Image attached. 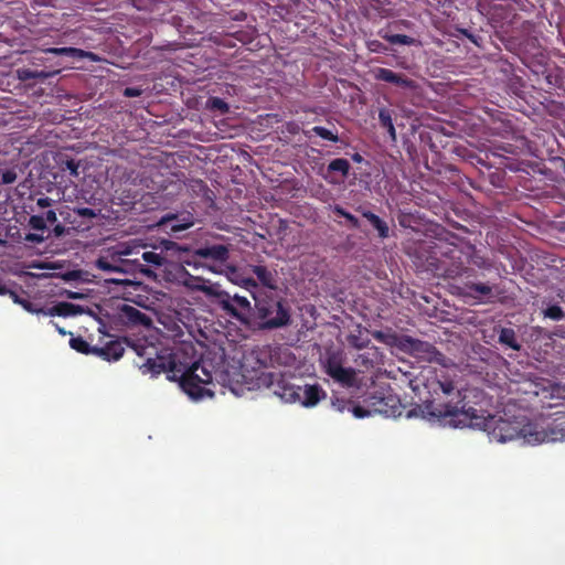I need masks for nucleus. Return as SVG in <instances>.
I'll use <instances>...</instances> for the list:
<instances>
[{
	"instance_id": "nucleus-49",
	"label": "nucleus",
	"mask_w": 565,
	"mask_h": 565,
	"mask_svg": "<svg viewBox=\"0 0 565 565\" xmlns=\"http://www.w3.org/2000/svg\"><path fill=\"white\" fill-rule=\"evenodd\" d=\"M355 362L360 366H364L366 369L373 366V361L366 354H359L355 359Z\"/></svg>"
},
{
	"instance_id": "nucleus-12",
	"label": "nucleus",
	"mask_w": 565,
	"mask_h": 565,
	"mask_svg": "<svg viewBox=\"0 0 565 565\" xmlns=\"http://www.w3.org/2000/svg\"><path fill=\"white\" fill-rule=\"evenodd\" d=\"M268 387L286 403H296L301 398V386L288 383L280 373H269Z\"/></svg>"
},
{
	"instance_id": "nucleus-13",
	"label": "nucleus",
	"mask_w": 565,
	"mask_h": 565,
	"mask_svg": "<svg viewBox=\"0 0 565 565\" xmlns=\"http://www.w3.org/2000/svg\"><path fill=\"white\" fill-rule=\"evenodd\" d=\"M373 76L379 82L390 83L404 90H416L418 84L403 73H396L390 68L379 67L373 71Z\"/></svg>"
},
{
	"instance_id": "nucleus-27",
	"label": "nucleus",
	"mask_w": 565,
	"mask_h": 565,
	"mask_svg": "<svg viewBox=\"0 0 565 565\" xmlns=\"http://www.w3.org/2000/svg\"><path fill=\"white\" fill-rule=\"evenodd\" d=\"M44 53H50L60 56H67L71 58H85V57H94V54L82 49L76 47H49L43 51Z\"/></svg>"
},
{
	"instance_id": "nucleus-2",
	"label": "nucleus",
	"mask_w": 565,
	"mask_h": 565,
	"mask_svg": "<svg viewBox=\"0 0 565 565\" xmlns=\"http://www.w3.org/2000/svg\"><path fill=\"white\" fill-rule=\"evenodd\" d=\"M438 387L444 397L415 405L407 411L406 418L422 417L455 428L467 426L473 418L478 419V411L468 406L466 395L451 381H438Z\"/></svg>"
},
{
	"instance_id": "nucleus-15",
	"label": "nucleus",
	"mask_w": 565,
	"mask_h": 565,
	"mask_svg": "<svg viewBox=\"0 0 565 565\" xmlns=\"http://www.w3.org/2000/svg\"><path fill=\"white\" fill-rule=\"evenodd\" d=\"M117 315L118 320L127 327H149L152 323L150 317L130 305L124 303L119 306Z\"/></svg>"
},
{
	"instance_id": "nucleus-34",
	"label": "nucleus",
	"mask_w": 565,
	"mask_h": 565,
	"mask_svg": "<svg viewBox=\"0 0 565 565\" xmlns=\"http://www.w3.org/2000/svg\"><path fill=\"white\" fill-rule=\"evenodd\" d=\"M332 212L341 217H344L349 226L353 230H359L361 227V223L356 216L351 214L350 212L345 211L341 205L335 204L332 207Z\"/></svg>"
},
{
	"instance_id": "nucleus-3",
	"label": "nucleus",
	"mask_w": 565,
	"mask_h": 565,
	"mask_svg": "<svg viewBox=\"0 0 565 565\" xmlns=\"http://www.w3.org/2000/svg\"><path fill=\"white\" fill-rule=\"evenodd\" d=\"M468 425L476 426L488 433L491 440L507 443L516 438H523L526 443L537 444L545 440V434L536 430L525 416H495L487 417L478 415V419L468 422Z\"/></svg>"
},
{
	"instance_id": "nucleus-18",
	"label": "nucleus",
	"mask_w": 565,
	"mask_h": 565,
	"mask_svg": "<svg viewBox=\"0 0 565 565\" xmlns=\"http://www.w3.org/2000/svg\"><path fill=\"white\" fill-rule=\"evenodd\" d=\"M514 142H498L493 143L489 148V152L494 157H505V154L518 156L520 154L525 146L526 139L523 136H516L513 138Z\"/></svg>"
},
{
	"instance_id": "nucleus-37",
	"label": "nucleus",
	"mask_w": 565,
	"mask_h": 565,
	"mask_svg": "<svg viewBox=\"0 0 565 565\" xmlns=\"http://www.w3.org/2000/svg\"><path fill=\"white\" fill-rule=\"evenodd\" d=\"M70 345L72 349L76 350L79 353L94 354V347H90L89 343L82 337L72 338L70 340Z\"/></svg>"
},
{
	"instance_id": "nucleus-1",
	"label": "nucleus",
	"mask_w": 565,
	"mask_h": 565,
	"mask_svg": "<svg viewBox=\"0 0 565 565\" xmlns=\"http://www.w3.org/2000/svg\"><path fill=\"white\" fill-rule=\"evenodd\" d=\"M131 348L142 360L137 362L142 374L159 375L166 373L171 382H178L180 387L192 399L213 397L215 386L211 370L204 362H194L186 366L177 360L175 354L167 351L159 352L158 348L148 342L132 343Z\"/></svg>"
},
{
	"instance_id": "nucleus-26",
	"label": "nucleus",
	"mask_w": 565,
	"mask_h": 565,
	"mask_svg": "<svg viewBox=\"0 0 565 565\" xmlns=\"http://www.w3.org/2000/svg\"><path fill=\"white\" fill-rule=\"evenodd\" d=\"M330 377L342 386L352 387L355 384L356 372L352 367L341 366L334 370Z\"/></svg>"
},
{
	"instance_id": "nucleus-47",
	"label": "nucleus",
	"mask_w": 565,
	"mask_h": 565,
	"mask_svg": "<svg viewBox=\"0 0 565 565\" xmlns=\"http://www.w3.org/2000/svg\"><path fill=\"white\" fill-rule=\"evenodd\" d=\"M73 212L76 215L88 220L95 218L97 216L96 211L90 207H75Z\"/></svg>"
},
{
	"instance_id": "nucleus-55",
	"label": "nucleus",
	"mask_w": 565,
	"mask_h": 565,
	"mask_svg": "<svg viewBox=\"0 0 565 565\" xmlns=\"http://www.w3.org/2000/svg\"><path fill=\"white\" fill-rule=\"evenodd\" d=\"M352 160H353L354 162L360 163V162H362V161H363V157H362L360 153L355 152L354 154H352Z\"/></svg>"
},
{
	"instance_id": "nucleus-57",
	"label": "nucleus",
	"mask_w": 565,
	"mask_h": 565,
	"mask_svg": "<svg viewBox=\"0 0 565 565\" xmlns=\"http://www.w3.org/2000/svg\"><path fill=\"white\" fill-rule=\"evenodd\" d=\"M465 34L470 39V41L472 43H476L477 44V40L475 39V36L472 34H467V32H465Z\"/></svg>"
},
{
	"instance_id": "nucleus-4",
	"label": "nucleus",
	"mask_w": 565,
	"mask_h": 565,
	"mask_svg": "<svg viewBox=\"0 0 565 565\" xmlns=\"http://www.w3.org/2000/svg\"><path fill=\"white\" fill-rule=\"evenodd\" d=\"M252 295L257 318L262 321V329L273 330L290 323V311L284 305L282 299L271 295L255 296L253 292Z\"/></svg>"
},
{
	"instance_id": "nucleus-36",
	"label": "nucleus",
	"mask_w": 565,
	"mask_h": 565,
	"mask_svg": "<svg viewBox=\"0 0 565 565\" xmlns=\"http://www.w3.org/2000/svg\"><path fill=\"white\" fill-rule=\"evenodd\" d=\"M206 108L213 111H218L222 115L230 111L228 104L221 97H210L206 100Z\"/></svg>"
},
{
	"instance_id": "nucleus-22",
	"label": "nucleus",
	"mask_w": 565,
	"mask_h": 565,
	"mask_svg": "<svg viewBox=\"0 0 565 565\" xmlns=\"http://www.w3.org/2000/svg\"><path fill=\"white\" fill-rule=\"evenodd\" d=\"M83 312H84V310L79 305L62 301V302H57L56 305H54L51 308H47V309L43 308L42 315L51 316V317H53V316L71 317V316L81 315Z\"/></svg>"
},
{
	"instance_id": "nucleus-20",
	"label": "nucleus",
	"mask_w": 565,
	"mask_h": 565,
	"mask_svg": "<svg viewBox=\"0 0 565 565\" xmlns=\"http://www.w3.org/2000/svg\"><path fill=\"white\" fill-rule=\"evenodd\" d=\"M125 352L124 343L120 340H113L104 347H94V354L106 361H118Z\"/></svg>"
},
{
	"instance_id": "nucleus-29",
	"label": "nucleus",
	"mask_w": 565,
	"mask_h": 565,
	"mask_svg": "<svg viewBox=\"0 0 565 565\" xmlns=\"http://www.w3.org/2000/svg\"><path fill=\"white\" fill-rule=\"evenodd\" d=\"M250 270L256 275L257 279L264 287L269 289L276 288L275 275L266 266L252 265Z\"/></svg>"
},
{
	"instance_id": "nucleus-30",
	"label": "nucleus",
	"mask_w": 565,
	"mask_h": 565,
	"mask_svg": "<svg viewBox=\"0 0 565 565\" xmlns=\"http://www.w3.org/2000/svg\"><path fill=\"white\" fill-rule=\"evenodd\" d=\"M499 342L515 351L521 349V344L516 340L515 331L511 328H502L500 330Z\"/></svg>"
},
{
	"instance_id": "nucleus-54",
	"label": "nucleus",
	"mask_w": 565,
	"mask_h": 565,
	"mask_svg": "<svg viewBox=\"0 0 565 565\" xmlns=\"http://www.w3.org/2000/svg\"><path fill=\"white\" fill-rule=\"evenodd\" d=\"M298 129H299V127H298L297 124L291 122V124L288 125V131L289 132L296 134L298 131Z\"/></svg>"
},
{
	"instance_id": "nucleus-51",
	"label": "nucleus",
	"mask_w": 565,
	"mask_h": 565,
	"mask_svg": "<svg viewBox=\"0 0 565 565\" xmlns=\"http://www.w3.org/2000/svg\"><path fill=\"white\" fill-rule=\"evenodd\" d=\"M142 94V90L137 87H126L124 90V96L126 97H139Z\"/></svg>"
},
{
	"instance_id": "nucleus-43",
	"label": "nucleus",
	"mask_w": 565,
	"mask_h": 565,
	"mask_svg": "<svg viewBox=\"0 0 565 565\" xmlns=\"http://www.w3.org/2000/svg\"><path fill=\"white\" fill-rule=\"evenodd\" d=\"M348 342L351 347L361 350L369 345L370 339L363 338L361 334H350Z\"/></svg>"
},
{
	"instance_id": "nucleus-41",
	"label": "nucleus",
	"mask_w": 565,
	"mask_h": 565,
	"mask_svg": "<svg viewBox=\"0 0 565 565\" xmlns=\"http://www.w3.org/2000/svg\"><path fill=\"white\" fill-rule=\"evenodd\" d=\"M95 266H96V268H98L103 271H107V273L121 271V269L116 264H114L111 260H109L106 257H99L95 262Z\"/></svg>"
},
{
	"instance_id": "nucleus-32",
	"label": "nucleus",
	"mask_w": 565,
	"mask_h": 565,
	"mask_svg": "<svg viewBox=\"0 0 565 565\" xmlns=\"http://www.w3.org/2000/svg\"><path fill=\"white\" fill-rule=\"evenodd\" d=\"M10 297L12 298L14 303L20 305L28 312L43 313L42 307H39L36 303L30 301L29 299L20 297L15 291H10Z\"/></svg>"
},
{
	"instance_id": "nucleus-33",
	"label": "nucleus",
	"mask_w": 565,
	"mask_h": 565,
	"mask_svg": "<svg viewBox=\"0 0 565 565\" xmlns=\"http://www.w3.org/2000/svg\"><path fill=\"white\" fill-rule=\"evenodd\" d=\"M381 36L391 44H399V45H415L417 40L406 35V34H391V33H380Z\"/></svg>"
},
{
	"instance_id": "nucleus-24",
	"label": "nucleus",
	"mask_w": 565,
	"mask_h": 565,
	"mask_svg": "<svg viewBox=\"0 0 565 565\" xmlns=\"http://www.w3.org/2000/svg\"><path fill=\"white\" fill-rule=\"evenodd\" d=\"M362 216L369 221V223L373 226V228L377 232V236L382 239H385L390 236V226L388 224L382 220L379 215L374 214L369 210L359 209Z\"/></svg>"
},
{
	"instance_id": "nucleus-10",
	"label": "nucleus",
	"mask_w": 565,
	"mask_h": 565,
	"mask_svg": "<svg viewBox=\"0 0 565 565\" xmlns=\"http://www.w3.org/2000/svg\"><path fill=\"white\" fill-rule=\"evenodd\" d=\"M466 295L483 303H493L495 301L504 302L507 296L500 285L490 286L484 282L465 284Z\"/></svg>"
},
{
	"instance_id": "nucleus-21",
	"label": "nucleus",
	"mask_w": 565,
	"mask_h": 565,
	"mask_svg": "<svg viewBox=\"0 0 565 565\" xmlns=\"http://www.w3.org/2000/svg\"><path fill=\"white\" fill-rule=\"evenodd\" d=\"M328 124L329 127L313 126L311 129L303 130L302 134L309 140L312 138V136H318L321 139L330 142H339L340 137L335 125L331 121H328Z\"/></svg>"
},
{
	"instance_id": "nucleus-9",
	"label": "nucleus",
	"mask_w": 565,
	"mask_h": 565,
	"mask_svg": "<svg viewBox=\"0 0 565 565\" xmlns=\"http://www.w3.org/2000/svg\"><path fill=\"white\" fill-rule=\"evenodd\" d=\"M364 402L369 404L374 414H381L385 417L397 418L403 415L406 417L408 411L394 394H372Z\"/></svg>"
},
{
	"instance_id": "nucleus-48",
	"label": "nucleus",
	"mask_w": 565,
	"mask_h": 565,
	"mask_svg": "<svg viewBox=\"0 0 565 565\" xmlns=\"http://www.w3.org/2000/svg\"><path fill=\"white\" fill-rule=\"evenodd\" d=\"M367 49L374 53H385L388 50L385 44H383L382 42H380L377 40L369 41Z\"/></svg>"
},
{
	"instance_id": "nucleus-14",
	"label": "nucleus",
	"mask_w": 565,
	"mask_h": 565,
	"mask_svg": "<svg viewBox=\"0 0 565 565\" xmlns=\"http://www.w3.org/2000/svg\"><path fill=\"white\" fill-rule=\"evenodd\" d=\"M193 225V217L190 213L180 217L177 214H168L159 222L160 228L171 236L180 237V234Z\"/></svg>"
},
{
	"instance_id": "nucleus-45",
	"label": "nucleus",
	"mask_w": 565,
	"mask_h": 565,
	"mask_svg": "<svg viewBox=\"0 0 565 565\" xmlns=\"http://www.w3.org/2000/svg\"><path fill=\"white\" fill-rule=\"evenodd\" d=\"M365 404H366V406L356 405L353 407L352 412L356 418H364V417H369L374 414V412L369 406V404L367 403H365Z\"/></svg>"
},
{
	"instance_id": "nucleus-6",
	"label": "nucleus",
	"mask_w": 565,
	"mask_h": 565,
	"mask_svg": "<svg viewBox=\"0 0 565 565\" xmlns=\"http://www.w3.org/2000/svg\"><path fill=\"white\" fill-rule=\"evenodd\" d=\"M213 303L218 306L232 319L245 326L250 324L253 308L246 297L237 294L231 295L221 288Z\"/></svg>"
},
{
	"instance_id": "nucleus-58",
	"label": "nucleus",
	"mask_w": 565,
	"mask_h": 565,
	"mask_svg": "<svg viewBox=\"0 0 565 565\" xmlns=\"http://www.w3.org/2000/svg\"><path fill=\"white\" fill-rule=\"evenodd\" d=\"M559 435V439L565 440V429H561Z\"/></svg>"
},
{
	"instance_id": "nucleus-53",
	"label": "nucleus",
	"mask_w": 565,
	"mask_h": 565,
	"mask_svg": "<svg viewBox=\"0 0 565 565\" xmlns=\"http://www.w3.org/2000/svg\"><path fill=\"white\" fill-rule=\"evenodd\" d=\"M64 230L65 228L62 224H57L53 231L56 236H61L64 233Z\"/></svg>"
},
{
	"instance_id": "nucleus-11",
	"label": "nucleus",
	"mask_w": 565,
	"mask_h": 565,
	"mask_svg": "<svg viewBox=\"0 0 565 565\" xmlns=\"http://www.w3.org/2000/svg\"><path fill=\"white\" fill-rule=\"evenodd\" d=\"M494 28H507L515 23L518 13L511 3L498 2L481 13Z\"/></svg>"
},
{
	"instance_id": "nucleus-25",
	"label": "nucleus",
	"mask_w": 565,
	"mask_h": 565,
	"mask_svg": "<svg viewBox=\"0 0 565 565\" xmlns=\"http://www.w3.org/2000/svg\"><path fill=\"white\" fill-rule=\"evenodd\" d=\"M227 277L233 284L250 291L258 286L254 278L245 277L235 266H227Z\"/></svg>"
},
{
	"instance_id": "nucleus-59",
	"label": "nucleus",
	"mask_w": 565,
	"mask_h": 565,
	"mask_svg": "<svg viewBox=\"0 0 565 565\" xmlns=\"http://www.w3.org/2000/svg\"><path fill=\"white\" fill-rule=\"evenodd\" d=\"M58 332L62 333V334H65V331L63 329H60V328H58Z\"/></svg>"
},
{
	"instance_id": "nucleus-42",
	"label": "nucleus",
	"mask_w": 565,
	"mask_h": 565,
	"mask_svg": "<svg viewBox=\"0 0 565 565\" xmlns=\"http://www.w3.org/2000/svg\"><path fill=\"white\" fill-rule=\"evenodd\" d=\"M543 313H544L545 318L552 319L554 321H559V320L564 319V317H565V312L557 305H553V306L547 307L543 311Z\"/></svg>"
},
{
	"instance_id": "nucleus-8",
	"label": "nucleus",
	"mask_w": 565,
	"mask_h": 565,
	"mask_svg": "<svg viewBox=\"0 0 565 565\" xmlns=\"http://www.w3.org/2000/svg\"><path fill=\"white\" fill-rule=\"evenodd\" d=\"M192 257L195 264H200L213 273L225 265L230 258V248L224 244H205L194 249Z\"/></svg>"
},
{
	"instance_id": "nucleus-23",
	"label": "nucleus",
	"mask_w": 565,
	"mask_h": 565,
	"mask_svg": "<svg viewBox=\"0 0 565 565\" xmlns=\"http://www.w3.org/2000/svg\"><path fill=\"white\" fill-rule=\"evenodd\" d=\"M58 70H36V68H30V67H23L18 70V77L19 79L26 82L32 79H38L41 82H44L45 79L55 76L58 74Z\"/></svg>"
},
{
	"instance_id": "nucleus-16",
	"label": "nucleus",
	"mask_w": 565,
	"mask_h": 565,
	"mask_svg": "<svg viewBox=\"0 0 565 565\" xmlns=\"http://www.w3.org/2000/svg\"><path fill=\"white\" fill-rule=\"evenodd\" d=\"M183 286L189 290L203 292L212 302H214L216 295L221 289L220 284H213L210 280L189 274H186V277L183 280Z\"/></svg>"
},
{
	"instance_id": "nucleus-38",
	"label": "nucleus",
	"mask_w": 565,
	"mask_h": 565,
	"mask_svg": "<svg viewBox=\"0 0 565 565\" xmlns=\"http://www.w3.org/2000/svg\"><path fill=\"white\" fill-rule=\"evenodd\" d=\"M60 169L65 172L68 171L71 177L77 178L79 172V162L75 159H60L58 160Z\"/></svg>"
},
{
	"instance_id": "nucleus-56",
	"label": "nucleus",
	"mask_w": 565,
	"mask_h": 565,
	"mask_svg": "<svg viewBox=\"0 0 565 565\" xmlns=\"http://www.w3.org/2000/svg\"><path fill=\"white\" fill-rule=\"evenodd\" d=\"M68 297L72 298V299H78V298H81V295L78 292H71L68 295Z\"/></svg>"
},
{
	"instance_id": "nucleus-60",
	"label": "nucleus",
	"mask_w": 565,
	"mask_h": 565,
	"mask_svg": "<svg viewBox=\"0 0 565 565\" xmlns=\"http://www.w3.org/2000/svg\"><path fill=\"white\" fill-rule=\"evenodd\" d=\"M382 337V333L381 332H377L376 333V338H381Z\"/></svg>"
},
{
	"instance_id": "nucleus-50",
	"label": "nucleus",
	"mask_w": 565,
	"mask_h": 565,
	"mask_svg": "<svg viewBox=\"0 0 565 565\" xmlns=\"http://www.w3.org/2000/svg\"><path fill=\"white\" fill-rule=\"evenodd\" d=\"M24 241L30 242V243L40 244V243L44 242V236L41 234H36V233H28L24 236Z\"/></svg>"
},
{
	"instance_id": "nucleus-19",
	"label": "nucleus",
	"mask_w": 565,
	"mask_h": 565,
	"mask_svg": "<svg viewBox=\"0 0 565 565\" xmlns=\"http://www.w3.org/2000/svg\"><path fill=\"white\" fill-rule=\"evenodd\" d=\"M326 396L327 393L319 384H306L301 386V398L297 402L305 407H313Z\"/></svg>"
},
{
	"instance_id": "nucleus-5",
	"label": "nucleus",
	"mask_w": 565,
	"mask_h": 565,
	"mask_svg": "<svg viewBox=\"0 0 565 565\" xmlns=\"http://www.w3.org/2000/svg\"><path fill=\"white\" fill-rule=\"evenodd\" d=\"M452 242H444L435 247V255H438L437 270L446 278H456L461 276L467 268L465 267V253L455 242L460 241L458 236L449 234Z\"/></svg>"
},
{
	"instance_id": "nucleus-46",
	"label": "nucleus",
	"mask_w": 565,
	"mask_h": 565,
	"mask_svg": "<svg viewBox=\"0 0 565 565\" xmlns=\"http://www.w3.org/2000/svg\"><path fill=\"white\" fill-rule=\"evenodd\" d=\"M132 6L138 10L148 11L158 2V0H130Z\"/></svg>"
},
{
	"instance_id": "nucleus-44",
	"label": "nucleus",
	"mask_w": 565,
	"mask_h": 565,
	"mask_svg": "<svg viewBox=\"0 0 565 565\" xmlns=\"http://www.w3.org/2000/svg\"><path fill=\"white\" fill-rule=\"evenodd\" d=\"M18 174L14 169H7L0 173V184L7 185L15 182Z\"/></svg>"
},
{
	"instance_id": "nucleus-52",
	"label": "nucleus",
	"mask_w": 565,
	"mask_h": 565,
	"mask_svg": "<svg viewBox=\"0 0 565 565\" xmlns=\"http://www.w3.org/2000/svg\"><path fill=\"white\" fill-rule=\"evenodd\" d=\"M10 289H8V287L6 286V284H3L2 280H0V295H10Z\"/></svg>"
},
{
	"instance_id": "nucleus-28",
	"label": "nucleus",
	"mask_w": 565,
	"mask_h": 565,
	"mask_svg": "<svg viewBox=\"0 0 565 565\" xmlns=\"http://www.w3.org/2000/svg\"><path fill=\"white\" fill-rule=\"evenodd\" d=\"M394 110L383 107L379 109V121L383 129H386L392 141H396V130L393 122Z\"/></svg>"
},
{
	"instance_id": "nucleus-40",
	"label": "nucleus",
	"mask_w": 565,
	"mask_h": 565,
	"mask_svg": "<svg viewBox=\"0 0 565 565\" xmlns=\"http://www.w3.org/2000/svg\"><path fill=\"white\" fill-rule=\"evenodd\" d=\"M141 257L146 263H148L154 267H161L166 263L164 256H162L159 253L152 252V250L143 252Z\"/></svg>"
},
{
	"instance_id": "nucleus-35",
	"label": "nucleus",
	"mask_w": 565,
	"mask_h": 565,
	"mask_svg": "<svg viewBox=\"0 0 565 565\" xmlns=\"http://www.w3.org/2000/svg\"><path fill=\"white\" fill-rule=\"evenodd\" d=\"M342 365V358L339 353L332 352L327 355L324 362H323V369L324 372L330 376L334 370L338 367H341Z\"/></svg>"
},
{
	"instance_id": "nucleus-31",
	"label": "nucleus",
	"mask_w": 565,
	"mask_h": 565,
	"mask_svg": "<svg viewBox=\"0 0 565 565\" xmlns=\"http://www.w3.org/2000/svg\"><path fill=\"white\" fill-rule=\"evenodd\" d=\"M350 169H351V164L344 158H337V159L330 161V163L328 164L329 173L339 172L343 179L348 178V175L350 174Z\"/></svg>"
},
{
	"instance_id": "nucleus-17",
	"label": "nucleus",
	"mask_w": 565,
	"mask_h": 565,
	"mask_svg": "<svg viewBox=\"0 0 565 565\" xmlns=\"http://www.w3.org/2000/svg\"><path fill=\"white\" fill-rule=\"evenodd\" d=\"M404 347L418 359H423L426 361H433L436 359L438 351L435 345L427 341H422L418 339H413L411 337H406L404 340Z\"/></svg>"
},
{
	"instance_id": "nucleus-7",
	"label": "nucleus",
	"mask_w": 565,
	"mask_h": 565,
	"mask_svg": "<svg viewBox=\"0 0 565 565\" xmlns=\"http://www.w3.org/2000/svg\"><path fill=\"white\" fill-rule=\"evenodd\" d=\"M30 203L24 206L25 212L30 214L28 225L35 231H45L47 224L57 221L56 212L53 209L54 200L49 196L38 199L30 198Z\"/></svg>"
},
{
	"instance_id": "nucleus-39",
	"label": "nucleus",
	"mask_w": 565,
	"mask_h": 565,
	"mask_svg": "<svg viewBox=\"0 0 565 565\" xmlns=\"http://www.w3.org/2000/svg\"><path fill=\"white\" fill-rule=\"evenodd\" d=\"M471 248L473 249V253L470 256L471 264L480 269H491V260L476 252L475 247L471 246Z\"/></svg>"
}]
</instances>
